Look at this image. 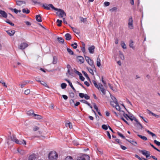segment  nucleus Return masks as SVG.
Here are the masks:
<instances>
[{"label":"nucleus","instance_id":"nucleus-1","mask_svg":"<svg viewBox=\"0 0 160 160\" xmlns=\"http://www.w3.org/2000/svg\"><path fill=\"white\" fill-rule=\"evenodd\" d=\"M51 8L56 11H58L56 12L57 15L59 18H62L64 16H66V15L65 12L62 9H58L55 8L52 5L50 4Z\"/></svg>","mask_w":160,"mask_h":160},{"label":"nucleus","instance_id":"nucleus-2","mask_svg":"<svg viewBox=\"0 0 160 160\" xmlns=\"http://www.w3.org/2000/svg\"><path fill=\"white\" fill-rule=\"evenodd\" d=\"M58 157V154L55 151L50 152L48 155V158L49 160H56Z\"/></svg>","mask_w":160,"mask_h":160},{"label":"nucleus","instance_id":"nucleus-3","mask_svg":"<svg viewBox=\"0 0 160 160\" xmlns=\"http://www.w3.org/2000/svg\"><path fill=\"white\" fill-rule=\"evenodd\" d=\"M89 156L87 155H83L81 156L78 157L77 160H89Z\"/></svg>","mask_w":160,"mask_h":160},{"label":"nucleus","instance_id":"nucleus-4","mask_svg":"<svg viewBox=\"0 0 160 160\" xmlns=\"http://www.w3.org/2000/svg\"><path fill=\"white\" fill-rule=\"evenodd\" d=\"M139 152L142 153L143 155H145L147 158L150 156V153L149 152L145 150H139Z\"/></svg>","mask_w":160,"mask_h":160},{"label":"nucleus","instance_id":"nucleus-5","mask_svg":"<svg viewBox=\"0 0 160 160\" xmlns=\"http://www.w3.org/2000/svg\"><path fill=\"white\" fill-rule=\"evenodd\" d=\"M132 17L129 18L128 20V27L130 29H132L133 28L132 24Z\"/></svg>","mask_w":160,"mask_h":160},{"label":"nucleus","instance_id":"nucleus-6","mask_svg":"<svg viewBox=\"0 0 160 160\" xmlns=\"http://www.w3.org/2000/svg\"><path fill=\"white\" fill-rule=\"evenodd\" d=\"M28 46V44L25 42L22 43L19 46V48L21 49H24Z\"/></svg>","mask_w":160,"mask_h":160},{"label":"nucleus","instance_id":"nucleus-7","mask_svg":"<svg viewBox=\"0 0 160 160\" xmlns=\"http://www.w3.org/2000/svg\"><path fill=\"white\" fill-rule=\"evenodd\" d=\"M99 89H100L103 94L105 95L106 93V92L105 89L103 87V85L101 84H99Z\"/></svg>","mask_w":160,"mask_h":160},{"label":"nucleus","instance_id":"nucleus-8","mask_svg":"<svg viewBox=\"0 0 160 160\" xmlns=\"http://www.w3.org/2000/svg\"><path fill=\"white\" fill-rule=\"evenodd\" d=\"M136 122V124H135V125H136V126L137 127H138V125H139V126L141 127L140 129H142V128H143V126L142 125V124L138 121V120L136 119L135 118H134V120Z\"/></svg>","mask_w":160,"mask_h":160},{"label":"nucleus","instance_id":"nucleus-9","mask_svg":"<svg viewBox=\"0 0 160 160\" xmlns=\"http://www.w3.org/2000/svg\"><path fill=\"white\" fill-rule=\"evenodd\" d=\"M136 122V124H135V125H136V126L137 127H138V125H139V126L141 127L140 129H142V128H143V126L142 125V124L138 121V120L136 119L135 118H134V120Z\"/></svg>","mask_w":160,"mask_h":160},{"label":"nucleus","instance_id":"nucleus-10","mask_svg":"<svg viewBox=\"0 0 160 160\" xmlns=\"http://www.w3.org/2000/svg\"><path fill=\"white\" fill-rule=\"evenodd\" d=\"M95 47L94 46L92 45L91 47L88 48V49L89 51V52L90 53H93L94 51V49Z\"/></svg>","mask_w":160,"mask_h":160},{"label":"nucleus","instance_id":"nucleus-11","mask_svg":"<svg viewBox=\"0 0 160 160\" xmlns=\"http://www.w3.org/2000/svg\"><path fill=\"white\" fill-rule=\"evenodd\" d=\"M65 80L66 81H67V82H68L69 85L71 87V88L73 89V90L74 92H76V91L75 90V89L74 88V87H73V85H72V82L70 81L69 80L67 79H66Z\"/></svg>","mask_w":160,"mask_h":160},{"label":"nucleus","instance_id":"nucleus-12","mask_svg":"<svg viewBox=\"0 0 160 160\" xmlns=\"http://www.w3.org/2000/svg\"><path fill=\"white\" fill-rule=\"evenodd\" d=\"M77 58L81 63H82L84 62V59L82 56H79L77 57Z\"/></svg>","mask_w":160,"mask_h":160},{"label":"nucleus","instance_id":"nucleus-13","mask_svg":"<svg viewBox=\"0 0 160 160\" xmlns=\"http://www.w3.org/2000/svg\"><path fill=\"white\" fill-rule=\"evenodd\" d=\"M0 14L3 18H6L7 17V13L4 11L0 10Z\"/></svg>","mask_w":160,"mask_h":160},{"label":"nucleus","instance_id":"nucleus-14","mask_svg":"<svg viewBox=\"0 0 160 160\" xmlns=\"http://www.w3.org/2000/svg\"><path fill=\"white\" fill-rule=\"evenodd\" d=\"M145 131L150 135H151L153 138H157V136L155 134L153 133V132H150L149 130L146 129Z\"/></svg>","mask_w":160,"mask_h":160},{"label":"nucleus","instance_id":"nucleus-15","mask_svg":"<svg viewBox=\"0 0 160 160\" xmlns=\"http://www.w3.org/2000/svg\"><path fill=\"white\" fill-rule=\"evenodd\" d=\"M8 34L10 36H13L15 33V31L14 30H9L6 31Z\"/></svg>","mask_w":160,"mask_h":160},{"label":"nucleus","instance_id":"nucleus-16","mask_svg":"<svg viewBox=\"0 0 160 160\" xmlns=\"http://www.w3.org/2000/svg\"><path fill=\"white\" fill-rule=\"evenodd\" d=\"M36 155L34 154L30 155L28 158V160H35L36 158Z\"/></svg>","mask_w":160,"mask_h":160},{"label":"nucleus","instance_id":"nucleus-17","mask_svg":"<svg viewBox=\"0 0 160 160\" xmlns=\"http://www.w3.org/2000/svg\"><path fill=\"white\" fill-rule=\"evenodd\" d=\"M125 140L126 141H128V142L130 143L131 144H132L133 145L136 146V145L137 144V142L136 141H135L133 140H129L127 139H125Z\"/></svg>","mask_w":160,"mask_h":160},{"label":"nucleus","instance_id":"nucleus-18","mask_svg":"<svg viewBox=\"0 0 160 160\" xmlns=\"http://www.w3.org/2000/svg\"><path fill=\"white\" fill-rule=\"evenodd\" d=\"M65 39L67 40H69L72 37L69 33H67L65 35Z\"/></svg>","mask_w":160,"mask_h":160},{"label":"nucleus","instance_id":"nucleus-19","mask_svg":"<svg viewBox=\"0 0 160 160\" xmlns=\"http://www.w3.org/2000/svg\"><path fill=\"white\" fill-rule=\"evenodd\" d=\"M16 143L17 144H22L26 145V142L24 140L22 141H19L18 140L16 141Z\"/></svg>","mask_w":160,"mask_h":160},{"label":"nucleus","instance_id":"nucleus-20","mask_svg":"<svg viewBox=\"0 0 160 160\" xmlns=\"http://www.w3.org/2000/svg\"><path fill=\"white\" fill-rule=\"evenodd\" d=\"M147 111L148 112V114H151L152 116H155L156 118H159L160 117V116L159 115L155 114L148 109L147 110Z\"/></svg>","mask_w":160,"mask_h":160},{"label":"nucleus","instance_id":"nucleus-21","mask_svg":"<svg viewBox=\"0 0 160 160\" xmlns=\"http://www.w3.org/2000/svg\"><path fill=\"white\" fill-rule=\"evenodd\" d=\"M35 18L37 21L38 22H41L42 21L41 17L40 15H36Z\"/></svg>","mask_w":160,"mask_h":160},{"label":"nucleus","instance_id":"nucleus-22","mask_svg":"<svg viewBox=\"0 0 160 160\" xmlns=\"http://www.w3.org/2000/svg\"><path fill=\"white\" fill-rule=\"evenodd\" d=\"M50 4L52 5L51 4H49L48 5L46 4V5L43 4L42 5V7H43L44 8L48 10H50V7H51V6L50 5Z\"/></svg>","mask_w":160,"mask_h":160},{"label":"nucleus","instance_id":"nucleus-23","mask_svg":"<svg viewBox=\"0 0 160 160\" xmlns=\"http://www.w3.org/2000/svg\"><path fill=\"white\" fill-rule=\"evenodd\" d=\"M88 63L93 68H95V66L93 64V62L92 60L90 59Z\"/></svg>","mask_w":160,"mask_h":160},{"label":"nucleus","instance_id":"nucleus-24","mask_svg":"<svg viewBox=\"0 0 160 160\" xmlns=\"http://www.w3.org/2000/svg\"><path fill=\"white\" fill-rule=\"evenodd\" d=\"M33 117H35V119H40L42 118V116L35 113L33 114Z\"/></svg>","mask_w":160,"mask_h":160},{"label":"nucleus","instance_id":"nucleus-25","mask_svg":"<svg viewBox=\"0 0 160 160\" xmlns=\"http://www.w3.org/2000/svg\"><path fill=\"white\" fill-rule=\"evenodd\" d=\"M16 4L18 6H21L23 3H25V2L22 1L17 0L16 1Z\"/></svg>","mask_w":160,"mask_h":160},{"label":"nucleus","instance_id":"nucleus-26","mask_svg":"<svg viewBox=\"0 0 160 160\" xmlns=\"http://www.w3.org/2000/svg\"><path fill=\"white\" fill-rule=\"evenodd\" d=\"M82 47H81V50L82 51V52L84 53L85 52V43L83 42H82Z\"/></svg>","mask_w":160,"mask_h":160},{"label":"nucleus","instance_id":"nucleus-27","mask_svg":"<svg viewBox=\"0 0 160 160\" xmlns=\"http://www.w3.org/2000/svg\"><path fill=\"white\" fill-rule=\"evenodd\" d=\"M110 97L112 99V101L115 102L116 104H118V102L116 98L112 95H110Z\"/></svg>","mask_w":160,"mask_h":160},{"label":"nucleus","instance_id":"nucleus-28","mask_svg":"<svg viewBox=\"0 0 160 160\" xmlns=\"http://www.w3.org/2000/svg\"><path fill=\"white\" fill-rule=\"evenodd\" d=\"M69 26L72 28L73 32L77 34H78L79 33V31L76 28H74L72 27L70 25Z\"/></svg>","mask_w":160,"mask_h":160},{"label":"nucleus","instance_id":"nucleus-29","mask_svg":"<svg viewBox=\"0 0 160 160\" xmlns=\"http://www.w3.org/2000/svg\"><path fill=\"white\" fill-rule=\"evenodd\" d=\"M34 114L33 113V112L32 110H30L28 111L27 112V114L29 116H31L32 115L33 117V114Z\"/></svg>","mask_w":160,"mask_h":160},{"label":"nucleus","instance_id":"nucleus-30","mask_svg":"<svg viewBox=\"0 0 160 160\" xmlns=\"http://www.w3.org/2000/svg\"><path fill=\"white\" fill-rule=\"evenodd\" d=\"M137 135L138 137L144 141H146L148 139L147 138L144 136H142L139 134H137Z\"/></svg>","mask_w":160,"mask_h":160},{"label":"nucleus","instance_id":"nucleus-31","mask_svg":"<svg viewBox=\"0 0 160 160\" xmlns=\"http://www.w3.org/2000/svg\"><path fill=\"white\" fill-rule=\"evenodd\" d=\"M97 65L98 67H99L101 66V60L98 57L97 59Z\"/></svg>","mask_w":160,"mask_h":160},{"label":"nucleus","instance_id":"nucleus-32","mask_svg":"<svg viewBox=\"0 0 160 160\" xmlns=\"http://www.w3.org/2000/svg\"><path fill=\"white\" fill-rule=\"evenodd\" d=\"M133 42L132 40H130V44H129V46L130 48H132L133 49H135V47L133 46Z\"/></svg>","mask_w":160,"mask_h":160},{"label":"nucleus","instance_id":"nucleus-33","mask_svg":"<svg viewBox=\"0 0 160 160\" xmlns=\"http://www.w3.org/2000/svg\"><path fill=\"white\" fill-rule=\"evenodd\" d=\"M82 73L85 76L86 78L88 79V80L90 81V79L88 77L87 74L84 71H82Z\"/></svg>","mask_w":160,"mask_h":160},{"label":"nucleus","instance_id":"nucleus-34","mask_svg":"<svg viewBox=\"0 0 160 160\" xmlns=\"http://www.w3.org/2000/svg\"><path fill=\"white\" fill-rule=\"evenodd\" d=\"M58 41L59 42L63 43L64 42V39L61 37H58L57 38Z\"/></svg>","mask_w":160,"mask_h":160},{"label":"nucleus","instance_id":"nucleus-35","mask_svg":"<svg viewBox=\"0 0 160 160\" xmlns=\"http://www.w3.org/2000/svg\"><path fill=\"white\" fill-rule=\"evenodd\" d=\"M22 11L23 13H25L28 14L30 12V11L27 8H23L22 10Z\"/></svg>","mask_w":160,"mask_h":160},{"label":"nucleus","instance_id":"nucleus-36","mask_svg":"<svg viewBox=\"0 0 160 160\" xmlns=\"http://www.w3.org/2000/svg\"><path fill=\"white\" fill-rule=\"evenodd\" d=\"M11 140L15 142H16V141L18 140L14 135H12V136L11 137Z\"/></svg>","mask_w":160,"mask_h":160},{"label":"nucleus","instance_id":"nucleus-37","mask_svg":"<svg viewBox=\"0 0 160 160\" xmlns=\"http://www.w3.org/2000/svg\"><path fill=\"white\" fill-rule=\"evenodd\" d=\"M92 83H93V84H94V86H95V87L97 88L99 90V85L98 86V84H97L96 82V81H95V80H92Z\"/></svg>","mask_w":160,"mask_h":160},{"label":"nucleus","instance_id":"nucleus-38","mask_svg":"<svg viewBox=\"0 0 160 160\" xmlns=\"http://www.w3.org/2000/svg\"><path fill=\"white\" fill-rule=\"evenodd\" d=\"M67 50L68 52L69 53V54L71 55H73L74 53L73 51L69 48H67Z\"/></svg>","mask_w":160,"mask_h":160},{"label":"nucleus","instance_id":"nucleus-39","mask_svg":"<svg viewBox=\"0 0 160 160\" xmlns=\"http://www.w3.org/2000/svg\"><path fill=\"white\" fill-rule=\"evenodd\" d=\"M62 21L61 20H59V19H58L57 21V22L58 23L57 24L58 26L59 27H60L61 26L62 23Z\"/></svg>","mask_w":160,"mask_h":160},{"label":"nucleus","instance_id":"nucleus-40","mask_svg":"<svg viewBox=\"0 0 160 160\" xmlns=\"http://www.w3.org/2000/svg\"><path fill=\"white\" fill-rule=\"evenodd\" d=\"M57 58L56 57L54 56L53 57V60L52 61L53 64H55L57 62Z\"/></svg>","mask_w":160,"mask_h":160},{"label":"nucleus","instance_id":"nucleus-41","mask_svg":"<svg viewBox=\"0 0 160 160\" xmlns=\"http://www.w3.org/2000/svg\"><path fill=\"white\" fill-rule=\"evenodd\" d=\"M87 68L91 74L92 75L94 74L93 70L92 69L88 67H87Z\"/></svg>","mask_w":160,"mask_h":160},{"label":"nucleus","instance_id":"nucleus-42","mask_svg":"<svg viewBox=\"0 0 160 160\" xmlns=\"http://www.w3.org/2000/svg\"><path fill=\"white\" fill-rule=\"evenodd\" d=\"M9 9H10L12 11L14 12L16 14H17L18 12V10L16 8L13 9L12 8H10Z\"/></svg>","mask_w":160,"mask_h":160},{"label":"nucleus","instance_id":"nucleus-43","mask_svg":"<svg viewBox=\"0 0 160 160\" xmlns=\"http://www.w3.org/2000/svg\"><path fill=\"white\" fill-rule=\"evenodd\" d=\"M80 19L81 21L82 22H83L84 23H85L86 21H87V18H83L82 17H80Z\"/></svg>","mask_w":160,"mask_h":160},{"label":"nucleus","instance_id":"nucleus-44","mask_svg":"<svg viewBox=\"0 0 160 160\" xmlns=\"http://www.w3.org/2000/svg\"><path fill=\"white\" fill-rule=\"evenodd\" d=\"M119 56L120 57V58L122 60H124V56L123 54H122V52H121L119 51Z\"/></svg>","mask_w":160,"mask_h":160},{"label":"nucleus","instance_id":"nucleus-45","mask_svg":"<svg viewBox=\"0 0 160 160\" xmlns=\"http://www.w3.org/2000/svg\"><path fill=\"white\" fill-rule=\"evenodd\" d=\"M71 45V46L74 49H76L78 46L77 43L76 42H74L73 44H72Z\"/></svg>","mask_w":160,"mask_h":160},{"label":"nucleus","instance_id":"nucleus-46","mask_svg":"<svg viewBox=\"0 0 160 160\" xmlns=\"http://www.w3.org/2000/svg\"><path fill=\"white\" fill-rule=\"evenodd\" d=\"M67 86V84L65 83H62L61 84V88L63 89L66 88Z\"/></svg>","mask_w":160,"mask_h":160},{"label":"nucleus","instance_id":"nucleus-47","mask_svg":"<svg viewBox=\"0 0 160 160\" xmlns=\"http://www.w3.org/2000/svg\"><path fill=\"white\" fill-rule=\"evenodd\" d=\"M27 84V82L24 81L21 84V87L22 88L24 87Z\"/></svg>","mask_w":160,"mask_h":160},{"label":"nucleus","instance_id":"nucleus-48","mask_svg":"<svg viewBox=\"0 0 160 160\" xmlns=\"http://www.w3.org/2000/svg\"><path fill=\"white\" fill-rule=\"evenodd\" d=\"M66 126L67 127H69V128H72V123L71 122H69L66 125Z\"/></svg>","mask_w":160,"mask_h":160},{"label":"nucleus","instance_id":"nucleus-49","mask_svg":"<svg viewBox=\"0 0 160 160\" xmlns=\"http://www.w3.org/2000/svg\"><path fill=\"white\" fill-rule=\"evenodd\" d=\"M118 134L120 137H121L122 138L124 139H125V137L122 134H121V133H120L119 132H117Z\"/></svg>","mask_w":160,"mask_h":160},{"label":"nucleus","instance_id":"nucleus-50","mask_svg":"<svg viewBox=\"0 0 160 160\" xmlns=\"http://www.w3.org/2000/svg\"><path fill=\"white\" fill-rule=\"evenodd\" d=\"M121 45L123 48L124 49L126 48V46L124 42H122Z\"/></svg>","mask_w":160,"mask_h":160},{"label":"nucleus","instance_id":"nucleus-51","mask_svg":"<svg viewBox=\"0 0 160 160\" xmlns=\"http://www.w3.org/2000/svg\"><path fill=\"white\" fill-rule=\"evenodd\" d=\"M115 107H116V108L117 110H118L119 111H120V110L121 109L120 107L119 106L118 103V104H116L115 105Z\"/></svg>","mask_w":160,"mask_h":160},{"label":"nucleus","instance_id":"nucleus-52","mask_svg":"<svg viewBox=\"0 0 160 160\" xmlns=\"http://www.w3.org/2000/svg\"><path fill=\"white\" fill-rule=\"evenodd\" d=\"M117 7H114L110 9V11L112 12H114V11L116 12V11H117Z\"/></svg>","mask_w":160,"mask_h":160},{"label":"nucleus","instance_id":"nucleus-53","mask_svg":"<svg viewBox=\"0 0 160 160\" xmlns=\"http://www.w3.org/2000/svg\"><path fill=\"white\" fill-rule=\"evenodd\" d=\"M6 22H7V23L9 24H10L12 26H14V24L13 23H12V22H11L8 19L6 21Z\"/></svg>","mask_w":160,"mask_h":160},{"label":"nucleus","instance_id":"nucleus-54","mask_svg":"<svg viewBox=\"0 0 160 160\" xmlns=\"http://www.w3.org/2000/svg\"><path fill=\"white\" fill-rule=\"evenodd\" d=\"M41 84L46 87H48L47 84L44 81H41L40 82Z\"/></svg>","mask_w":160,"mask_h":160},{"label":"nucleus","instance_id":"nucleus-55","mask_svg":"<svg viewBox=\"0 0 160 160\" xmlns=\"http://www.w3.org/2000/svg\"><path fill=\"white\" fill-rule=\"evenodd\" d=\"M31 0L35 4H38L41 5L40 2H38L37 1H36V0Z\"/></svg>","mask_w":160,"mask_h":160},{"label":"nucleus","instance_id":"nucleus-56","mask_svg":"<svg viewBox=\"0 0 160 160\" xmlns=\"http://www.w3.org/2000/svg\"><path fill=\"white\" fill-rule=\"evenodd\" d=\"M102 129L105 130H107L108 128V126L105 124L102 125Z\"/></svg>","mask_w":160,"mask_h":160},{"label":"nucleus","instance_id":"nucleus-57","mask_svg":"<svg viewBox=\"0 0 160 160\" xmlns=\"http://www.w3.org/2000/svg\"><path fill=\"white\" fill-rule=\"evenodd\" d=\"M79 76L80 79L82 81H84L85 79V78L83 77L82 74L81 73V75H80Z\"/></svg>","mask_w":160,"mask_h":160},{"label":"nucleus","instance_id":"nucleus-58","mask_svg":"<svg viewBox=\"0 0 160 160\" xmlns=\"http://www.w3.org/2000/svg\"><path fill=\"white\" fill-rule=\"evenodd\" d=\"M128 118L132 121L134 120V118H135V117L133 115H132L131 116H129Z\"/></svg>","mask_w":160,"mask_h":160},{"label":"nucleus","instance_id":"nucleus-59","mask_svg":"<svg viewBox=\"0 0 160 160\" xmlns=\"http://www.w3.org/2000/svg\"><path fill=\"white\" fill-rule=\"evenodd\" d=\"M30 93V90L29 89H28L25 90L24 93L26 95H28Z\"/></svg>","mask_w":160,"mask_h":160},{"label":"nucleus","instance_id":"nucleus-60","mask_svg":"<svg viewBox=\"0 0 160 160\" xmlns=\"http://www.w3.org/2000/svg\"><path fill=\"white\" fill-rule=\"evenodd\" d=\"M65 160H74L72 158L71 156H68L65 159Z\"/></svg>","mask_w":160,"mask_h":160},{"label":"nucleus","instance_id":"nucleus-61","mask_svg":"<svg viewBox=\"0 0 160 160\" xmlns=\"http://www.w3.org/2000/svg\"><path fill=\"white\" fill-rule=\"evenodd\" d=\"M0 82L3 85V86L5 87L6 88L7 87V86L6 85V83H5V82L3 81V80H1L0 81Z\"/></svg>","mask_w":160,"mask_h":160},{"label":"nucleus","instance_id":"nucleus-62","mask_svg":"<svg viewBox=\"0 0 160 160\" xmlns=\"http://www.w3.org/2000/svg\"><path fill=\"white\" fill-rule=\"evenodd\" d=\"M154 142L158 146H160V142L157 141L156 140H154Z\"/></svg>","mask_w":160,"mask_h":160},{"label":"nucleus","instance_id":"nucleus-63","mask_svg":"<svg viewBox=\"0 0 160 160\" xmlns=\"http://www.w3.org/2000/svg\"><path fill=\"white\" fill-rule=\"evenodd\" d=\"M110 105L112 106H113V107H115V105H114V104H116V102H114V101H111L110 102Z\"/></svg>","mask_w":160,"mask_h":160},{"label":"nucleus","instance_id":"nucleus-64","mask_svg":"<svg viewBox=\"0 0 160 160\" xmlns=\"http://www.w3.org/2000/svg\"><path fill=\"white\" fill-rule=\"evenodd\" d=\"M79 96L80 98H83L85 96V94L83 93H79Z\"/></svg>","mask_w":160,"mask_h":160}]
</instances>
